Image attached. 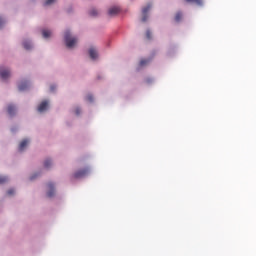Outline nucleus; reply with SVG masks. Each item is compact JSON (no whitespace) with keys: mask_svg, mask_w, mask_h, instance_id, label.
<instances>
[{"mask_svg":"<svg viewBox=\"0 0 256 256\" xmlns=\"http://www.w3.org/2000/svg\"><path fill=\"white\" fill-rule=\"evenodd\" d=\"M47 197H54L55 195V185L53 183H48Z\"/></svg>","mask_w":256,"mask_h":256,"instance_id":"423d86ee","label":"nucleus"},{"mask_svg":"<svg viewBox=\"0 0 256 256\" xmlns=\"http://www.w3.org/2000/svg\"><path fill=\"white\" fill-rule=\"evenodd\" d=\"M146 36H147V38H152V32H151V30H147L146 31Z\"/></svg>","mask_w":256,"mask_h":256,"instance_id":"4be33fe9","label":"nucleus"},{"mask_svg":"<svg viewBox=\"0 0 256 256\" xmlns=\"http://www.w3.org/2000/svg\"><path fill=\"white\" fill-rule=\"evenodd\" d=\"M89 173V169H82L80 171H76V173H74L73 177L74 179H81L82 177H86V175H88Z\"/></svg>","mask_w":256,"mask_h":256,"instance_id":"7ed1b4c3","label":"nucleus"},{"mask_svg":"<svg viewBox=\"0 0 256 256\" xmlns=\"http://www.w3.org/2000/svg\"><path fill=\"white\" fill-rule=\"evenodd\" d=\"M23 44H24V48H26L27 50H29L30 48H32V44H31V42H29V41H25V42H23Z\"/></svg>","mask_w":256,"mask_h":256,"instance_id":"2eb2a0df","label":"nucleus"},{"mask_svg":"<svg viewBox=\"0 0 256 256\" xmlns=\"http://www.w3.org/2000/svg\"><path fill=\"white\" fill-rule=\"evenodd\" d=\"M54 89H55V86H51V87H50V90H51V91H54Z\"/></svg>","mask_w":256,"mask_h":256,"instance_id":"a878e982","label":"nucleus"},{"mask_svg":"<svg viewBox=\"0 0 256 256\" xmlns=\"http://www.w3.org/2000/svg\"><path fill=\"white\" fill-rule=\"evenodd\" d=\"M34 179V177H31V180H33Z\"/></svg>","mask_w":256,"mask_h":256,"instance_id":"bb28decb","label":"nucleus"},{"mask_svg":"<svg viewBox=\"0 0 256 256\" xmlns=\"http://www.w3.org/2000/svg\"><path fill=\"white\" fill-rule=\"evenodd\" d=\"M89 13H90L91 16H97L98 10H96V8H92V10H90Z\"/></svg>","mask_w":256,"mask_h":256,"instance_id":"f3484780","label":"nucleus"},{"mask_svg":"<svg viewBox=\"0 0 256 256\" xmlns=\"http://www.w3.org/2000/svg\"><path fill=\"white\" fill-rule=\"evenodd\" d=\"M75 113H76V115H80V113H81L80 108H76V109H75Z\"/></svg>","mask_w":256,"mask_h":256,"instance_id":"b1692460","label":"nucleus"},{"mask_svg":"<svg viewBox=\"0 0 256 256\" xmlns=\"http://www.w3.org/2000/svg\"><path fill=\"white\" fill-rule=\"evenodd\" d=\"M87 101H90V103H92V101H94V96H92V94H88Z\"/></svg>","mask_w":256,"mask_h":256,"instance_id":"412c9836","label":"nucleus"},{"mask_svg":"<svg viewBox=\"0 0 256 256\" xmlns=\"http://www.w3.org/2000/svg\"><path fill=\"white\" fill-rule=\"evenodd\" d=\"M89 54L93 59L98 58V50L94 47L89 48Z\"/></svg>","mask_w":256,"mask_h":256,"instance_id":"6e6552de","label":"nucleus"},{"mask_svg":"<svg viewBox=\"0 0 256 256\" xmlns=\"http://www.w3.org/2000/svg\"><path fill=\"white\" fill-rule=\"evenodd\" d=\"M53 2H55V0H46L44 6H49L50 4H53Z\"/></svg>","mask_w":256,"mask_h":256,"instance_id":"a211bd4d","label":"nucleus"},{"mask_svg":"<svg viewBox=\"0 0 256 256\" xmlns=\"http://www.w3.org/2000/svg\"><path fill=\"white\" fill-rule=\"evenodd\" d=\"M0 76L3 79L9 78V76H11V72L8 69L0 70Z\"/></svg>","mask_w":256,"mask_h":256,"instance_id":"0eeeda50","label":"nucleus"},{"mask_svg":"<svg viewBox=\"0 0 256 256\" xmlns=\"http://www.w3.org/2000/svg\"><path fill=\"white\" fill-rule=\"evenodd\" d=\"M187 2H196V4H203V0H186Z\"/></svg>","mask_w":256,"mask_h":256,"instance_id":"6ab92c4d","label":"nucleus"},{"mask_svg":"<svg viewBox=\"0 0 256 256\" xmlns=\"http://www.w3.org/2000/svg\"><path fill=\"white\" fill-rule=\"evenodd\" d=\"M182 12H177V14L175 15V20L176 22H180V20L182 19Z\"/></svg>","mask_w":256,"mask_h":256,"instance_id":"ddd939ff","label":"nucleus"},{"mask_svg":"<svg viewBox=\"0 0 256 256\" xmlns=\"http://www.w3.org/2000/svg\"><path fill=\"white\" fill-rule=\"evenodd\" d=\"M15 191L14 189H9V191L7 192L8 195H14Z\"/></svg>","mask_w":256,"mask_h":256,"instance_id":"5701e85b","label":"nucleus"},{"mask_svg":"<svg viewBox=\"0 0 256 256\" xmlns=\"http://www.w3.org/2000/svg\"><path fill=\"white\" fill-rule=\"evenodd\" d=\"M147 62H149V60H147L146 58L140 60V66H144V64H147Z\"/></svg>","mask_w":256,"mask_h":256,"instance_id":"aec40b11","label":"nucleus"},{"mask_svg":"<svg viewBox=\"0 0 256 256\" xmlns=\"http://www.w3.org/2000/svg\"><path fill=\"white\" fill-rule=\"evenodd\" d=\"M48 107H49L48 100H42V102H40V104L38 106V112L43 113V111H46V109H48Z\"/></svg>","mask_w":256,"mask_h":256,"instance_id":"20e7f679","label":"nucleus"},{"mask_svg":"<svg viewBox=\"0 0 256 256\" xmlns=\"http://www.w3.org/2000/svg\"><path fill=\"white\" fill-rule=\"evenodd\" d=\"M25 89H28V82H20L19 91H25Z\"/></svg>","mask_w":256,"mask_h":256,"instance_id":"9b49d317","label":"nucleus"},{"mask_svg":"<svg viewBox=\"0 0 256 256\" xmlns=\"http://www.w3.org/2000/svg\"><path fill=\"white\" fill-rule=\"evenodd\" d=\"M7 181H9L8 177L0 176V185H3L4 183H7Z\"/></svg>","mask_w":256,"mask_h":256,"instance_id":"dca6fc26","label":"nucleus"},{"mask_svg":"<svg viewBox=\"0 0 256 256\" xmlns=\"http://www.w3.org/2000/svg\"><path fill=\"white\" fill-rule=\"evenodd\" d=\"M151 7H152V4H147V6H145L142 9V22H146L147 19L149 18L148 12H149V10H151Z\"/></svg>","mask_w":256,"mask_h":256,"instance_id":"f03ea898","label":"nucleus"},{"mask_svg":"<svg viewBox=\"0 0 256 256\" xmlns=\"http://www.w3.org/2000/svg\"><path fill=\"white\" fill-rule=\"evenodd\" d=\"M15 113H16L15 106H13V104H9V106H8V114L12 116V115H15Z\"/></svg>","mask_w":256,"mask_h":256,"instance_id":"9d476101","label":"nucleus"},{"mask_svg":"<svg viewBox=\"0 0 256 256\" xmlns=\"http://www.w3.org/2000/svg\"><path fill=\"white\" fill-rule=\"evenodd\" d=\"M64 40H65L66 46H68V48H72L78 42V38H76L75 36H71V32L69 30H66V32H65Z\"/></svg>","mask_w":256,"mask_h":256,"instance_id":"f257e3e1","label":"nucleus"},{"mask_svg":"<svg viewBox=\"0 0 256 256\" xmlns=\"http://www.w3.org/2000/svg\"><path fill=\"white\" fill-rule=\"evenodd\" d=\"M29 143L30 141L28 139H24L19 145V151H24Z\"/></svg>","mask_w":256,"mask_h":256,"instance_id":"1a4fd4ad","label":"nucleus"},{"mask_svg":"<svg viewBox=\"0 0 256 256\" xmlns=\"http://www.w3.org/2000/svg\"><path fill=\"white\" fill-rule=\"evenodd\" d=\"M4 22L3 18H0V27L3 26Z\"/></svg>","mask_w":256,"mask_h":256,"instance_id":"393cba45","label":"nucleus"},{"mask_svg":"<svg viewBox=\"0 0 256 256\" xmlns=\"http://www.w3.org/2000/svg\"><path fill=\"white\" fill-rule=\"evenodd\" d=\"M52 165V161H50L49 159H46V161H44V167L46 169H49V167H51Z\"/></svg>","mask_w":256,"mask_h":256,"instance_id":"4468645a","label":"nucleus"},{"mask_svg":"<svg viewBox=\"0 0 256 256\" xmlns=\"http://www.w3.org/2000/svg\"><path fill=\"white\" fill-rule=\"evenodd\" d=\"M51 34H52L51 30H46V29L42 30V36L44 38H49V36H51Z\"/></svg>","mask_w":256,"mask_h":256,"instance_id":"f8f14e48","label":"nucleus"},{"mask_svg":"<svg viewBox=\"0 0 256 256\" xmlns=\"http://www.w3.org/2000/svg\"><path fill=\"white\" fill-rule=\"evenodd\" d=\"M121 12V8L119 6H112L108 10L109 16H116V14H119Z\"/></svg>","mask_w":256,"mask_h":256,"instance_id":"39448f33","label":"nucleus"}]
</instances>
